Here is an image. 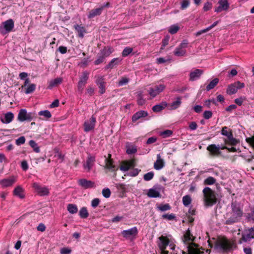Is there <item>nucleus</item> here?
Masks as SVG:
<instances>
[{"mask_svg": "<svg viewBox=\"0 0 254 254\" xmlns=\"http://www.w3.org/2000/svg\"><path fill=\"white\" fill-rule=\"evenodd\" d=\"M195 237L193 236L190 231L188 229L184 235L183 241L184 244L187 245V248L189 254H204L197 248V245L193 243Z\"/></svg>", "mask_w": 254, "mask_h": 254, "instance_id": "obj_1", "label": "nucleus"}, {"mask_svg": "<svg viewBox=\"0 0 254 254\" xmlns=\"http://www.w3.org/2000/svg\"><path fill=\"white\" fill-rule=\"evenodd\" d=\"M158 247L161 251V254H168L169 252L166 251L167 246L170 247L171 250L174 251L175 249V240L171 235L167 236L161 235L158 239Z\"/></svg>", "mask_w": 254, "mask_h": 254, "instance_id": "obj_2", "label": "nucleus"}, {"mask_svg": "<svg viewBox=\"0 0 254 254\" xmlns=\"http://www.w3.org/2000/svg\"><path fill=\"white\" fill-rule=\"evenodd\" d=\"M231 207L232 215L225 221L226 225H230L239 222L243 215L242 208L237 201H232Z\"/></svg>", "mask_w": 254, "mask_h": 254, "instance_id": "obj_3", "label": "nucleus"}, {"mask_svg": "<svg viewBox=\"0 0 254 254\" xmlns=\"http://www.w3.org/2000/svg\"><path fill=\"white\" fill-rule=\"evenodd\" d=\"M203 194V201L206 207L212 206L217 201L216 193L209 187H205L202 190Z\"/></svg>", "mask_w": 254, "mask_h": 254, "instance_id": "obj_4", "label": "nucleus"}, {"mask_svg": "<svg viewBox=\"0 0 254 254\" xmlns=\"http://www.w3.org/2000/svg\"><path fill=\"white\" fill-rule=\"evenodd\" d=\"M36 118V114L34 112L27 113L25 109H21L19 110L17 120L20 122L28 121L30 122Z\"/></svg>", "mask_w": 254, "mask_h": 254, "instance_id": "obj_5", "label": "nucleus"}, {"mask_svg": "<svg viewBox=\"0 0 254 254\" xmlns=\"http://www.w3.org/2000/svg\"><path fill=\"white\" fill-rule=\"evenodd\" d=\"M254 239V227L248 228L244 230L242 234V237L239 243H247Z\"/></svg>", "mask_w": 254, "mask_h": 254, "instance_id": "obj_6", "label": "nucleus"}, {"mask_svg": "<svg viewBox=\"0 0 254 254\" xmlns=\"http://www.w3.org/2000/svg\"><path fill=\"white\" fill-rule=\"evenodd\" d=\"M14 21L9 19L3 22L0 25V32L3 34H5L11 32L14 28Z\"/></svg>", "mask_w": 254, "mask_h": 254, "instance_id": "obj_7", "label": "nucleus"}, {"mask_svg": "<svg viewBox=\"0 0 254 254\" xmlns=\"http://www.w3.org/2000/svg\"><path fill=\"white\" fill-rule=\"evenodd\" d=\"M245 87V84L240 81H236L229 85L227 89V93L229 95H233L237 93L238 89H242Z\"/></svg>", "mask_w": 254, "mask_h": 254, "instance_id": "obj_8", "label": "nucleus"}, {"mask_svg": "<svg viewBox=\"0 0 254 254\" xmlns=\"http://www.w3.org/2000/svg\"><path fill=\"white\" fill-rule=\"evenodd\" d=\"M89 73L85 71L82 72V75L79 78V80L77 84L78 91L80 93H82L83 90L85 86L87 80L89 78Z\"/></svg>", "mask_w": 254, "mask_h": 254, "instance_id": "obj_9", "label": "nucleus"}, {"mask_svg": "<svg viewBox=\"0 0 254 254\" xmlns=\"http://www.w3.org/2000/svg\"><path fill=\"white\" fill-rule=\"evenodd\" d=\"M138 233V230L136 227H133L129 229L123 230L122 232L123 236L127 239L133 240Z\"/></svg>", "mask_w": 254, "mask_h": 254, "instance_id": "obj_10", "label": "nucleus"}, {"mask_svg": "<svg viewBox=\"0 0 254 254\" xmlns=\"http://www.w3.org/2000/svg\"><path fill=\"white\" fill-rule=\"evenodd\" d=\"M95 78H96L95 83L98 86L99 93L101 94H103L106 92V82L105 81V79L104 76L99 75L96 76Z\"/></svg>", "mask_w": 254, "mask_h": 254, "instance_id": "obj_11", "label": "nucleus"}, {"mask_svg": "<svg viewBox=\"0 0 254 254\" xmlns=\"http://www.w3.org/2000/svg\"><path fill=\"white\" fill-rule=\"evenodd\" d=\"M227 149L226 146L221 147L219 145L210 144L207 147V150L209 151L212 155L216 156L221 154L220 149Z\"/></svg>", "mask_w": 254, "mask_h": 254, "instance_id": "obj_12", "label": "nucleus"}, {"mask_svg": "<svg viewBox=\"0 0 254 254\" xmlns=\"http://www.w3.org/2000/svg\"><path fill=\"white\" fill-rule=\"evenodd\" d=\"M105 165L104 168L108 169L109 171L114 172V177H116V172L118 170V167L114 165V161L112 158H106L105 160Z\"/></svg>", "mask_w": 254, "mask_h": 254, "instance_id": "obj_13", "label": "nucleus"}, {"mask_svg": "<svg viewBox=\"0 0 254 254\" xmlns=\"http://www.w3.org/2000/svg\"><path fill=\"white\" fill-rule=\"evenodd\" d=\"M96 122V118L94 116H92L89 120L86 121L84 123V131L89 132L93 130L95 128Z\"/></svg>", "mask_w": 254, "mask_h": 254, "instance_id": "obj_14", "label": "nucleus"}, {"mask_svg": "<svg viewBox=\"0 0 254 254\" xmlns=\"http://www.w3.org/2000/svg\"><path fill=\"white\" fill-rule=\"evenodd\" d=\"M165 85L162 84L155 85L154 87L149 88L148 90V93L150 96L154 98L160 92L163 91V90L165 89Z\"/></svg>", "mask_w": 254, "mask_h": 254, "instance_id": "obj_15", "label": "nucleus"}, {"mask_svg": "<svg viewBox=\"0 0 254 254\" xmlns=\"http://www.w3.org/2000/svg\"><path fill=\"white\" fill-rule=\"evenodd\" d=\"M215 249L219 252H226L230 249V247L227 241L217 242Z\"/></svg>", "mask_w": 254, "mask_h": 254, "instance_id": "obj_16", "label": "nucleus"}, {"mask_svg": "<svg viewBox=\"0 0 254 254\" xmlns=\"http://www.w3.org/2000/svg\"><path fill=\"white\" fill-rule=\"evenodd\" d=\"M218 3L219 6L215 7V12L217 13L221 12L224 10L226 11L230 7V4L228 0H219Z\"/></svg>", "mask_w": 254, "mask_h": 254, "instance_id": "obj_17", "label": "nucleus"}, {"mask_svg": "<svg viewBox=\"0 0 254 254\" xmlns=\"http://www.w3.org/2000/svg\"><path fill=\"white\" fill-rule=\"evenodd\" d=\"M78 185L84 189L93 188L95 187V183L86 179H81L78 181Z\"/></svg>", "mask_w": 254, "mask_h": 254, "instance_id": "obj_18", "label": "nucleus"}, {"mask_svg": "<svg viewBox=\"0 0 254 254\" xmlns=\"http://www.w3.org/2000/svg\"><path fill=\"white\" fill-rule=\"evenodd\" d=\"M161 188L160 185H155L153 188L150 189L147 192V195L149 197L156 198L160 197V194L158 190H160Z\"/></svg>", "mask_w": 254, "mask_h": 254, "instance_id": "obj_19", "label": "nucleus"}, {"mask_svg": "<svg viewBox=\"0 0 254 254\" xmlns=\"http://www.w3.org/2000/svg\"><path fill=\"white\" fill-rule=\"evenodd\" d=\"M33 187L41 196L48 195L49 193V191L47 188L42 187L36 183L33 184Z\"/></svg>", "mask_w": 254, "mask_h": 254, "instance_id": "obj_20", "label": "nucleus"}, {"mask_svg": "<svg viewBox=\"0 0 254 254\" xmlns=\"http://www.w3.org/2000/svg\"><path fill=\"white\" fill-rule=\"evenodd\" d=\"M95 161V157L88 155L86 161L83 164V167L85 169H87L89 172L94 164Z\"/></svg>", "mask_w": 254, "mask_h": 254, "instance_id": "obj_21", "label": "nucleus"}, {"mask_svg": "<svg viewBox=\"0 0 254 254\" xmlns=\"http://www.w3.org/2000/svg\"><path fill=\"white\" fill-rule=\"evenodd\" d=\"M204 71L200 69H195L190 73V81H193L198 79L201 75L203 73Z\"/></svg>", "mask_w": 254, "mask_h": 254, "instance_id": "obj_22", "label": "nucleus"}, {"mask_svg": "<svg viewBox=\"0 0 254 254\" xmlns=\"http://www.w3.org/2000/svg\"><path fill=\"white\" fill-rule=\"evenodd\" d=\"M73 27L77 33V36L80 38H83L84 34L87 33L85 27L82 24H75Z\"/></svg>", "mask_w": 254, "mask_h": 254, "instance_id": "obj_23", "label": "nucleus"}, {"mask_svg": "<svg viewBox=\"0 0 254 254\" xmlns=\"http://www.w3.org/2000/svg\"><path fill=\"white\" fill-rule=\"evenodd\" d=\"M16 181L14 176L0 180V185L3 188L11 186Z\"/></svg>", "mask_w": 254, "mask_h": 254, "instance_id": "obj_24", "label": "nucleus"}, {"mask_svg": "<svg viewBox=\"0 0 254 254\" xmlns=\"http://www.w3.org/2000/svg\"><path fill=\"white\" fill-rule=\"evenodd\" d=\"M148 113L147 111L141 110L136 112L133 115L131 118V121L133 123H135L138 120L146 117L148 116Z\"/></svg>", "mask_w": 254, "mask_h": 254, "instance_id": "obj_25", "label": "nucleus"}, {"mask_svg": "<svg viewBox=\"0 0 254 254\" xmlns=\"http://www.w3.org/2000/svg\"><path fill=\"white\" fill-rule=\"evenodd\" d=\"M14 119V114L10 112H7L4 115L3 117L0 118L1 122L5 124L10 123Z\"/></svg>", "mask_w": 254, "mask_h": 254, "instance_id": "obj_26", "label": "nucleus"}, {"mask_svg": "<svg viewBox=\"0 0 254 254\" xmlns=\"http://www.w3.org/2000/svg\"><path fill=\"white\" fill-rule=\"evenodd\" d=\"M164 166V162L163 159L161 158L160 155H157V160L154 163V168L157 170H159Z\"/></svg>", "mask_w": 254, "mask_h": 254, "instance_id": "obj_27", "label": "nucleus"}, {"mask_svg": "<svg viewBox=\"0 0 254 254\" xmlns=\"http://www.w3.org/2000/svg\"><path fill=\"white\" fill-rule=\"evenodd\" d=\"M122 61V59L119 58H114L107 65H106L105 67V69H108L109 68L112 69L114 66L119 64Z\"/></svg>", "mask_w": 254, "mask_h": 254, "instance_id": "obj_28", "label": "nucleus"}, {"mask_svg": "<svg viewBox=\"0 0 254 254\" xmlns=\"http://www.w3.org/2000/svg\"><path fill=\"white\" fill-rule=\"evenodd\" d=\"M114 52V49L111 46H106L100 51L99 54L105 58L109 57Z\"/></svg>", "mask_w": 254, "mask_h": 254, "instance_id": "obj_29", "label": "nucleus"}, {"mask_svg": "<svg viewBox=\"0 0 254 254\" xmlns=\"http://www.w3.org/2000/svg\"><path fill=\"white\" fill-rule=\"evenodd\" d=\"M168 105L166 102L163 101L159 104H157L153 106L152 111L155 113H158L164 109Z\"/></svg>", "mask_w": 254, "mask_h": 254, "instance_id": "obj_30", "label": "nucleus"}, {"mask_svg": "<svg viewBox=\"0 0 254 254\" xmlns=\"http://www.w3.org/2000/svg\"><path fill=\"white\" fill-rule=\"evenodd\" d=\"M63 81V78L61 77L55 78L54 80H51L49 82L47 88L52 89L54 87L60 84Z\"/></svg>", "mask_w": 254, "mask_h": 254, "instance_id": "obj_31", "label": "nucleus"}, {"mask_svg": "<svg viewBox=\"0 0 254 254\" xmlns=\"http://www.w3.org/2000/svg\"><path fill=\"white\" fill-rule=\"evenodd\" d=\"M103 11V8L98 7L95 9H92L89 12L88 18L90 19L96 16L100 15Z\"/></svg>", "mask_w": 254, "mask_h": 254, "instance_id": "obj_32", "label": "nucleus"}, {"mask_svg": "<svg viewBox=\"0 0 254 254\" xmlns=\"http://www.w3.org/2000/svg\"><path fill=\"white\" fill-rule=\"evenodd\" d=\"M245 217L247 222L254 223V206L250 207V212L245 214Z\"/></svg>", "mask_w": 254, "mask_h": 254, "instance_id": "obj_33", "label": "nucleus"}, {"mask_svg": "<svg viewBox=\"0 0 254 254\" xmlns=\"http://www.w3.org/2000/svg\"><path fill=\"white\" fill-rule=\"evenodd\" d=\"M13 194L21 199L24 197L23 190L20 186H17L13 190Z\"/></svg>", "mask_w": 254, "mask_h": 254, "instance_id": "obj_34", "label": "nucleus"}, {"mask_svg": "<svg viewBox=\"0 0 254 254\" xmlns=\"http://www.w3.org/2000/svg\"><path fill=\"white\" fill-rule=\"evenodd\" d=\"M38 114L39 116L43 117V118H40L42 120H48L52 117L50 112L48 110L41 111L38 112Z\"/></svg>", "mask_w": 254, "mask_h": 254, "instance_id": "obj_35", "label": "nucleus"}, {"mask_svg": "<svg viewBox=\"0 0 254 254\" xmlns=\"http://www.w3.org/2000/svg\"><path fill=\"white\" fill-rule=\"evenodd\" d=\"M219 81V80L218 78H215L211 81L206 87V91H209L213 89L218 84Z\"/></svg>", "mask_w": 254, "mask_h": 254, "instance_id": "obj_36", "label": "nucleus"}, {"mask_svg": "<svg viewBox=\"0 0 254 254\" xmlns=\"http://www.w3.org/2000/svg\"><path fill=\"white\" fill-rule=\"evenodd\" d=\"M182 98L181 97H178L176 98V100L175 101L173 102L171 104V110H175L178 108L182 104L181 101Z\"/></svg>", "mask_w": 254, "mask_h": 254, "instance_id": "obj_37", "label": "nucleus"}, {"mask_svg": "<svg viewBox=\"0 0 254 254\" xmlns=\"http://www.w3.org/2000/svg\"><path fill=\"white\" fill-rule=\"evenodd\" d=\"M186 50L180 48V47H177L175 50L174 51V54L177 57H182L186 55Z\"/></svg>", "mask_w": 254, "mask_h": 254, "instance_id": "obj_38", "label": "nucleus"}, {"mask_svg": "<svg viewBox=\"0 0 254 254\" xmlns=\"http://www.w3.org/2000/svg\"><path fill=\"white\" fill-rule=\"evenodd\" d=\"M67 211L71 214H75L78 211V208L76 205L74 204H68L67 206Z\"/></svg>", "mask_w": 254, "mask_h": 254, "instance_id": "obj_39", "label": "nucleus"}, {"mask_svg": "<svg viewBox=\"0 0 254 254\" xmlns=\"http://www.w3.org/2000/svg\"><path fill=\"white\" fill-rule=\"evenodd\" d=\"M79 215L81 218L85 219L87 218L89 216V213L86 207H82L79 211Z\"/></svg>", "mask_w": 254, "mask_h": 254, "instance_id": "obj_40", "label": "nucleus"}, {"mask_svg": "<svg viewBox=\"0 0 254 254\" xmlns=\"http://www.w3.org/2000/svg\"><path fill=\"white\" fill-rule=\"evenodd\" d=\"M182 201L184 205L188 206L191 203L192 199L190 195H186L183 197Z\"/></svg>", "mask_w": 254, "mask_h": 254, "instance_id": "obj_41", "label": "nucleus"}, {"mask_svg": "<svg viewBox=\"0 0 254 254\" xmlns=\"http://www.w3.org/2000/svg\"><path fill=\"white\" fill-rule=\"evenodd\" d=\"M145 103V100L143 99L142 92H139L137 95V103L139 106H142Z\"/></svg>", "mask_w": 254, "mask_h": 254, "instance_id": "obj_42", "label": "nucleus"}, {"mask_svg": "<svg viewBox=\"0 0 254 254\" xmlns=\"http://www.w3.org/2000/svg\"><path fill=\"white\" fill-rule=\"evenodd\" d=\"M29 144L33 148L34 152L36 153H39L40 152V150L39 147L34 140H30L29 142Z\"/></svg>", "mask_w": 254, "mask_h": 254, "instance_id": "obj_43", "label": "nucleus"}, {"mask_svg": "<svg viewBox=\"0 0 254 254\" xmlns=\"http://www.w3.org/2000/svg\"><path fill=\"white\" fill-rule=\"evenodd\" d=\"M173 134V131L169 129H166L159 132V135L163 138H166L171 136Z\"/></svg>", "mask_w": 254, "mask_h": 254, "instance_id": "obj_44", "label": "nucleus"}, {"mask_svg": "<svg viewBox=\"0 0 254 254\" xmlns=\"http://www.w3.org/2000/svg\"><path fill=\"white\" fill-rule=\"evenodd\" d=\"M229 143L232 145H235L238 143L237 140L233 137V134L232 132H231V133L227 137Z\"/></svg>", "mask_w": 254, "mask_h": 254, "instance_id": "obj_45", "label": "nucleus"}, {"mask_svg": "<svg viewBox=\"0 0 254 254\" xmlns=\"http://www.w3.org/2000/svg\"><path fill=\"white\" fill-rule=\"evenodd\" d=\"M216 180L214 178L212 177H209L204 180V184L206 185H211L214 184L216 183Z\"/></svg>", "mask_w": 254, "mask_h": 254, "instance_id": "obj_46", "label": "nucleus"}, {"mask_svg": "<svg viewBox=\"0 0 254 254\" xmlns=\"http://www.w3.org/2000/svg\"><path fill=\"white\" fill-rule=\"evenodd\" d=\"M180 27L177 25H172L168 29V32L171 34L176 33L179 30Z\"/></svg>", "mask_w": 254, "mask_h": 254, "instance_id": "obj_47", "label": "nucleus"}, {"mask_svg": "<svg viewBox=\"0 0 254 254\" xmlns=\"http://www.w3.org/2000/svg\"><path fill=\"white\" fill-rule=\"evenodd\" d=\"M132 51L133 49L132 48L128 47H126L122 52V56L123 57H127L132 52Z\"/></svg>", "mask_w": 254, "mask_h": 254, "instance_id": "obj_48", "label": "nucleus"}, {"mask_svg": "<svg viewBox=\"0 0 254 254\" xmlns=\"http://www.w3.org/2000/svg\"><path fill=\"white\" fill-rule=\"evenodd\" d=\"M36 89V85L35 84H30L25 91L26 94H28L33 92Z\"/></svg>", "mask_w": 254, "mask_h": 254, "instance_id": "obj_49", "label": "nucleus"}, {"mask_svg": "<svg viewBox=\"0 0 254 254\" xmlns=\"http://www.w3.org/2000/svg\"><path fill=\"white\" fill-rule=\"evenodd\" d=\"M105 60V58L99 53L97 55V60L94 62V64L95 65L100 64L103 63Z\"/></svg>", "mask_w": 254, "mask_h": 254, "instance_id": "obj_50", "label": "nucleus"}, {"mask_svg": "<svg viewBox=\"0 0 254 254\" xmlns=\"http://www.w3.org/2000/svg\"><path fill=\"white\" fill-rule=\"evenodd\" d=\"M158 210L161 211H165L171 209V206L168 203L165 204H160L158 207Z\"/></svg>", "mask_w": 254, "mask_h": 254, "instance_id": "obj_51", "label": "nucleus"}, {"mask_svg": "<svg viewBox=\"0 0 254 254\" xmlns=\"http://www.w3.org/2000/svg\"><path fill=\"white\" fill-rule=\"evenodd\" d=\"M154 174L153 172H149L143 176V179L146 181H149L152 180L154 177Z\"/></svg>", "mask_w": 254, "mask_h": 254, "instance_id": "obj_52", "label": "nucleus"}, {"mask_svg": "<svg viewBox=\"0 0 254 254\" xmlns=\"http://www.w3.org/2000/svg\"><path fill=\"white\" fill-rule=\"evenodd\" d=\"M170 39V36L169 35H166L162 41V46L161 49H163L168 44Z\"/></svg>", "mask_w": 254, "mask_h": 254, "instance_id": "obj_53", "label": "nucleus"}, {"mask_svg": "<svg viewBox=\"0 0 254 254\" xmlns=\"http://www.w3.org/2000/svg\"><path fill=\"white\" fill-rule=\"evenodd\" d=\"M162 217L163 219H167L169 220H172L175 219L176 216L173 213H171L170 214H164L162 216Z\"/></svg>", "mask_w": 254, "mask_h": 254, "instance_id": "obj_54", "label": "nucleus"}, {"mask_svg": "<svg viewBox=\"0 0 254 254\" xmlns=\"http://www.w3.org/2000/svg\"><path fill=\"white\" fill-rule=\"evenodd\" d=\"M129 82V79L127 77H123L118 82V86H122L127 84Z\"/></svg>", "mask_w": 254, "mask_h": 254, "instance_id": "obj_55", "label": "nucleus"}, {"mask_svg": "<svg viewBox=\"0 0 254 254\" xmlns=\"http://www.w3.org/2000/svg\"><path fill=\"white\" fill-rule=\"evenodd\" d=\"M111 193V190L109 188L104 189L102 190V194L105 198H109Z\"/></svg>", "mask_w": 254, "mask_h": 254, "instance_id": "obj_56", "label": "nucleus"}, {"mask_svg": "<svg viewBox=\"0 0 254 254\" xmlns=\"http://www.w3.org/2000/svg\"><path fill=\"white\" fill-rule=\"evenodd\" d=\"M190 3V0H183L181 2V9L183 10L186 9L189 6Z\"/></svg>", "mask_w": 254, "mask_h": 254, "instance_id": "obj_57", "label": "nucleus"}, {"mask_svg": "<svg viewBox=\"0 0 254 254\" xmlns=\"http://www.w3.org/2000/svg\"><path fill=\"white\" fill-rule=\"evenodd\" d=\"M71 252V249L67 247H64L60 251L61 254H70Z\"/></svg>", "mask_w": 254, "mask_h": 254, "instance_id": "obj_58", "label": "nucleus"}, {"mask_svg": "<svg viewBox=\"0 0 254 254\" xmlns=\"http://www.w3.org/2000/svg\"><path fill=\"white\" fill-rule=\"evenodd\" d=\"M212 4L211 2L207 1L204 4L203 9L204 11H207L210 10L212 8Z\"/></svg>", "mask_w": 254, "mask_h": 254, "instance_id": "obj_59", "label": "nucleus"}, {"mask_svg": "<svg viewBox=\"0 0 254 254\" xmlns=\"http://www.w3.org/2000/svg\"><path fill=\"white\" fill-rule=\"evenodd\" d=\"M25 142V138L24 136H20L15 140V143L17 145L23 144Z\"/></svg>", "mask_w": 254, "mask_h": 254, "instance_id": "obj_60", "label": "nucleus"}, {"mask_svg": "<svg viewBox=\"0 0 254 254\" xmlns=\"http://www.w3.org/2000/svg\"><path fill=\"white\" fill-rule=\"evenodd\" d=\"M212 112L211 111H205L203 114L204 118L206 120H208L212 117Z\"/></svg>", "mask_w": 254, "mask_h": 254, "instance_id": "obj_61", "label": "nucleus"}, {"mask_svg": "<svg viewBox=\"0 0 254 254\" xmlns=\"http://www.w3.org/2000/svg\"><path fill=\"white\" fill-rule=\"evenodd\" d=\"M137 152V149L135 147L132 146L127 149L126 152L127 154H132Z\"/></svg>", "mask_w": 254, "mask_h": 254, "instance_id": "obj_62", "label": "nucleus"}, {"mask_svg": "<svg viewBox=\"0 0 254 254\" xmlns=\"http://www.w3.org/2000/svg\"><path fill=\"white\" fill-rule=\"evenodd\" d=\"M141 170L137 168L133 169L129 173V175L131 177H135L138 175Z\"/></svg>", "mask_w": 254, "mask_h": 254, "instance_id": "obj_63", "label": "nucleus"}, {"mask_svg": "<svg viewBox=\"0 0 254 254\" xmlns=\"http://www.w3.org/2000/svg\"><path fill=\"white\" fill-rule=\"evenodd\" d=\"M100 200L98 198H94L91 201V206L96 208L100 203Z\"/></svg>", "mask_w": 254, "mask_h": 254, "instance_id": "obj_64", "label": "nucleus"}]
</instances>
